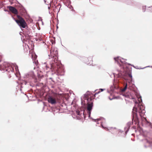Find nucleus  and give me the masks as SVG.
Returning <instances> with one entry per match:
<instances>
[{"label":"nucleus","instance_id":"1","mask_svg":"<svg viewBox=\"0 0 152 152\" xmlns=\"http://www.w3.org/2000/svg\"><path fill=\"white\" fill-rule=\"evenodd\" d=\"M135 103V105L133 109V112L134 113L138 112L141 116L145 113V107L142 104V99L140 96L137 97V99L136 100L132 98Z\"/></svg>","mask_w":152,"mask_h":152},{"label":"nucleus","instance_id":"8","mask_svg":"<svg viewBox=\"0 0 152 152\" xmlns=\"http://www.w3.org/2000/svg\"><path fill=\"white\" fill-rule=\"evenodd\" d=\"M8 8L10 11L12 13L15 15L18 14V11L15 7L11 6H9Z\"/></svg>","mask_w":152,"mask_h":152},{"label":"nucleus","instance_id":"9","mask_svg":"<svg viewBox=\"0 0 152 152\" xmlns=\"http://www.w3.org/2000/svg\"><path fill=\"white\" fill-rule=\"evenodd\" d=\"M86 63L87 64H90V65L92 64V59L91 58H88L86 61Z\"/></svg>","mask_w":152,"mask_h":152},{"label":"nucleus","instance_id":"16","mask_svg":"<svg viewBox=\"0 0 152 152\" xmlns=\"http://www.w3.org/2000/svg\"><path fill=\"white\" fill-rule=\"evenodd\" d=\"M102 91H103V89H100Z\"/></svg>","mask_w":152,"mask_h":152},{"label":"nucleus","instance_id":"14","mask_svg":"<svg viewBox=\"0 0 152 152\" xmlns=\"http://www.w3.org/2000/svg\"><path fill=\"white\" fill-rule=\"evenodd\" d=\"M9 68L10 69V71H11L12 72L14 71V70L13 68L12 67H10Z\"/></svg>","mask_w":152,"mask_h":152},{"label":"nucleus","instance_id":"10","mask_svg":"<svg viewBox=\"0 0 152 152\" xmlns=\"http://www.w3.org/2000/svg\"><path fill=\"white\" fill-rule=\"evenodd\" d=\"M127 83H126L124 87L122 89V91L124 92V91H125V90H126V89L127 88Z\"/></svg>","mask_w":152,"mask_h":152},{"label":"nucleus","instance_id":"17","mask_svg":"<svg viewBox=\"0 0 152 152\" xmlns=\"http://www.w3.org/2000/svg\"><path fill=\"white\" fill-rule=\"evenodd\" d=\"M7 71H8V72H10V71H9L8 69H7Z\"/></svg>","mask_w":152,"mask_h":152},{"label":"nucleus","instance_id":"2","mask_svg":"<svg viewBox=\"0 0 152 152\" xmlns=\"http://www.w3.org/2000/svg\"><path fill=\"white\" fill-rule=\"evenodd\" d=\"M51 69L55 72L58 75H63V70L59 62L57 61L53 62L51 65Z\"/></svg>","mask_w":152,"mask_h":152},{"label":"nucleus","instance_id":"13","mask_svg":"<svg viewBox=\"0 0 152 152\" xmlns=\"http://www.w3.org/2000/svg\"><path fill=\"white\" fill-rule=\"evenodd\" d=\"M142 9L143 11L145 12V9H146V7L145 6H144L142 7Z\"/></svg>","mask_w":152,"mask_h":152},{"label":"nucleus","instance_id":"11","mask_svg":"<svg viewBox=\"0 0 152 152\" xmlns=\"http://www.w3.org/2000/svg\"><path fill=\"white\" fill-rule=\"evenodd\" d=\"M147 142L149 143V144H151L152 143V140H146Z\"/></svg>","mask_w":152,"mask_h":152},{"label":"nucleus","instance_id":"18","mask_svg":"<svg viewBox=\"0 0 152 152\" xmlns=\"http://www.w3.org/2000/svg\"><path fill=\"white\" fill-rule=\"evenodd\" d=\"M130 89H131L130 88H129Z\"/></svg>","mask_w":152,"mask_h":152},{"label":"nucleus","instance_id":"15","mask_svg":"<svg viewBox=\"0 0 152 152\" xmlns=\"http://www.w3.org/2000/svg\"><path fill=\"white\" fill-rule=\"evenodd\" d=\"M149 8H150L151 10H152V6H151V7H149Z\"/></svg>","mask_w":152,"mask_h":152},{"label":"nucleus","instance_id":"4","mask_svg":"<svg viewBox=\"0 0 152 152\" xmlns=\"http://www.w3.org/2000/svg\"><path fill=\"white\" fill-rule=\"evenodd\" d=\"M50 56L51 58H53V61L54 62L57 61L58 57L57 56L58 51L56 48L54 47H52L50 50Z\"/></svg>","mask_w":152,"mask_h":152},{"label":"nucleus","instance_id":"7","mask_svg":"<svg viewBox=\"0 0 152 152\" xmlns=\"http://www.w3.org/2000/svg\"><path fill=\"white\" fill-rule=\"evenodd\" d=\"M48 101L49 103L52 104H55L56 103V101L55 98L52 96H50L48 97Z\"/></svg>","mask_w":152,"mask_h":152},{"label":"nucleus","instance_id":"5","mask_svg":"<svg viewBox=\"0 0 152 152\" xmlns=\"http://www.w3.org/2000/svg\"><path fill=\"white\" fill-rule=\"evenodd\" d=\"M18 19H15V21L20 27L24 28L27 26V24L25 20L20 15H17Z\"/></svg>","mask_w":152,"mask_h":152},{"label":"nucleus","instance_id":"3","mask_svg":"<svg viewBox=\"0 0 152 152\" xmlns=\"http://www.w3.org/2000/svg\"><path fill=\"white\" fill-rule=\"evenodd\" d=\"M114 60L118 64H119L121 67H123V71L125 72V75L127 76H128L130 78H132V76L131 75V72L130 70H129V69H124V68H125L126 67V65L125 64H123L122 66H121V64L119 63V61H120L121 62V61L118 57L114 58Z\"/></svg>","mask_w":152,"mask_h":152},{"label":"nucleus","instance_id":"6","mask_svg":"<svg viewBox=\"0 0 152 152\" xmlns=\"http://www.w3.org/2000/svg\"><path fill=\"white\" fill-rule=\"evenodd\" d=\"M93 98H91V97L88 96L87 98L88 103H87V110L88 111V113L89 115H90L91 111L92 108L93 106V103L92 102V100Z\"/></svg>","mask_w":152,"mask_h":152},{"label":"nucleus","instance_id":"12","mask_svg":"<svg viewBox=\"0 0 152 152\" xmlns=\"http://www.w3.org/2000/svg\"><path fill=\"white\" fill-rule=\"evenodd\" d=\"M122 74L121 73H119L118 74V77H122Z\"/></svg>","mask_w":152,"mask_h":152}]
</instances>
